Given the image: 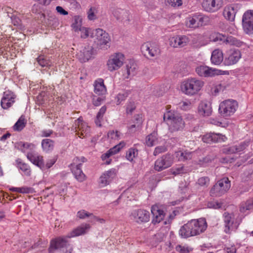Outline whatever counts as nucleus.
Wrapping results in <instances>:
<instances>
[{
	"instance_id": "nucleus-2",
	"label": "nucleus",
	"mask_w": 253,
	"mask_h": 253,
	"mask_svg": "<svg viewBox=\"0 0 253 253\" xmlns=\"http://www.w3.org/2000/svg\"><path fill=\"white\" fill-rule=\"evenodd\" d=\"M205 85V82L195 77L188 78L183 80L180 85L181 92L188 96H193L200 92Z\"/></svg>"
},
{
	"instance_id": "nucleus-56",
	"label": "nucleus",
	"mask_w": 253,
	"mask_h": 253,
	"mask_svg": "<svg viewBox=\"0 0 253 253\" xmlns=\"http://www.w3.org/2000/svg\"><path fill=\"white\" fill-rule=\"evenodd\" d=\"M135 109V105L134 103L130 102L126 105V112L127 114H131Z\"/></svg>"
},
{
	"instance_id": "nucleus-42",
	"label": "nucleus",
	"mask_w": 253,
	"mask_h": 253,
	"mask_svg": "<svg viewBox=\"0 0 253 253\" xmlns=\"http://www.w3.org/2000/svg\"><path fill=\"white\" fill-rule=\"evenodd\" d=\"M98 9L96 7L91 6L87 11V18L89 20L94 21L97 19Z\"/></svg>"
},
{
	"instance_id": "nucleus-18",
	"label": "nucleus",
	"mask_w": 253,
	"mask_h": 253,
	"mask_svg": "<svg viewBox=\"0 0 253 253\" xmlns=\"http://www.w3.org/2000/svg\"><path fill=\"white\" fill-rule=\"evenodd\" d=\"M222 5V0H203L202 3L204 10L211 12L217 11Z\"/></svg>"
},
{
	"instance_id": "nucleus-19",
	"label": "nucleus",
	"mask_w": 253,
	"mask_h": 253,
	"mask_svg": "<svg viewBox=\"0 0 253 253\" xmlns=\"http://www.w3.org/2000/svg\"><path fill=\"white\" fill-rule=\"evenodd\" d=\"M189 38L185 35L172 37L169 39V45L173 47H182L189 42Z\"/></svg>"
},
{
	"instance_id": "nucleus-1",
	"label": "nucleus",
	"mask_w": 253,
	"mask_h": 253,
	"mask_svg": "<svg viewBox=\"0 0 253 253\" xmlns=\"http://www.w3.org/2000/svg\"><path fill=\"white\" fill-rule=\"evenodd\" d=\"M207 228L205 218L193 219L182 226L179 230V235L183 238L196 236L203 233Z\"/></svg>"
},
{
	"instance_id": "nucleus-60",
	"label": "nucleus",
	"mask_w": 253,
	"mask_h": 253,
	"mask_svg": "<svg viewBox=\"0 0 253 253\" xmlns=\"http://www.w3.org/2000/svg\"><path fill=\"white\" fill-rule=\"evenodd\" d=\"M168 3L173 7H178L182 4V0H168Z\"/></svg>"
},
{
	"instance_id": "nucleus-52",
	"label": "nucleus",
	"mask_w": 253,
	"mask_h": 253,
	"mask_svg": "<svg viewBox=\"0 0 253 253\" xmlns=\"http://www.w3.org/2000/svg\"><path fill=\"white\" fill-rule=\"evenodd\" d=\"M179 107L183 110H188L191 107V102L189 100L181 101L179 103Z\"/></svg>"
},
{
	"instance_id": "nucleus-47",
	"label": "nucleus",
	"mask_w": 253,
	"mask_h": 253,
	"mask_svg": "<svg viewBox=\"0 0 253 253\" xmlns=\"http://www.w3.org/2000/svg\"><path fill=\"white\" fill-rule=\"evenodd\" d=\"M37 62L42 67H49L51 66V62L47 60L44 56L41 55L37 58Z\"/></svg>"
},
{
	"instance_id": "nucleus-17",
	"label": "nucleus",
	"mask_w": 253,
	"mask_h": 253,
	"mask_svg": "<svg viewBox=\"0 0 253 253\" xmlns=\"http://www.w3.org/2000/svg\"><path fill=\"white\" fill-rule=\"evenodd\" d=\"M173 163V160L169 154L163 156L158 159L155 163V170L160 171L169 167Z\"/></svg>"
},
{
	"instance_id": "nucleus-25",
	"label": "nucleus",
	"mask_w": 253,
	"mask_h": 253,
	"mask_svg": "<svg viewBox=\"0 0 253 253\" xmlns=\"http://www.w3.org/2000/svg\"><path fill=\"white\" fill-rule=\"evenodd\" d=\"M67 241L65 238L59 237L53 240L50 243V246L48 249L49 253H52L53 251L57 249L63 248L67 246Z\"/></svg>"
},
{
	"instance_id": "nucleus-11",
	"label": "nucleus",
	"mask_w": 253,
	"mask_h": 253,
	"mask_svg": "<svg viewBox=\"0 0 253 253\" xmlns=\"http://www.w3.org/2000/svg\"><path fill=\"white\" fill-rule=\"evenodd\" d=\"M224 232L227 234H230L232 231L235 230L238 227L239 223L232 213H224Z\"/></svg>"
},
{
	"instance_id": "nucleus-36",
	"label": "nucleus",
	"mask_w": 253,
	"mask_h": 253,
	"mask_svg": "<svg viewBox=\"0 0 253 253\" xmlns=\"http://www.w3.org/2000/svg\"><path fill=\"white\" fill-rule=\"evenodd\" d=\"M175 157L178 161L189 160L192 158V153L190 152L178 151L175 152Z\"/></svg>"
},
{
	"instance_id": "nucleus-16",
	"label": "nucleus",
	"mask_w": 253,
	"mask_h": 253,
	"mask_svg": "<svg viewBox=\"0 0 253 253\" xmlns=\"http://www.w3.org/2000/svg\"><path fill=\"white\" fill-rule=\"evenodd\" d=\"M94 55L93 48L91 46L86 45L81 48L77 56L80 62H86L93 58Z\"/></svg>"
},
{
	"instance_id": "nucleus-12",
	"label": "nucleus",
	"mask_w": 253,
	"mask_h": 253,
	"mask_svg": "<svg viewBox=\"0 0 253 253\" xmlns=\"http://www.w3.org/2000/svg\"><path fill=\"white\" fill-rule=\"evenodd\" d=\"M74 129L76 134L80 138L85 137L89 132V127L80 117L75 122Z\"/></svg>"
},
{
	"instance_id": "nucleus-21",
	"label": "nucleus",
	"mask_w": 253,
	"mask_h": 253,
	"mask_svg": "<svg viewBox=\"0 0 253 253\" xmlns=\"http://www.w3.org/2000/svg\"><path fill=\"white\" fill-rule=\"evenodd\" d=\"M116 175V170L113 169L104 172L99 178L100 186L103 187L108 185Z\"/></svg>"
},
{
	"instance_id": "nucleus-27",
	"label": "nucleus",
	"mask_w": 253,
	"mask_h": 253,
	"mask_svg": "<svg viewBox=\"0 0 253 253\" xmlns=\"http://www.w3.org/2000/svg\"><path fill=\"white\" fill-rule=\"evenodd\" d=\"M90 228L88 224L84 223L78 227L68 234V238H72L85 234Z\"/></svg>"
},
{
	"instance_id": "nucleus-28",
	"label": "nucleus",
	"mask_w": 253,
	"mask_h": 253,
	"mask_svg": "<svg viewBox=\"0 0 253 253\" xmlns=\"http://www.w3.org/2000/svg\"><path fill=\"white\" fill-rule=\"evenodd\" d=\"M94 91L98 95H104L107 91L106 87L104 85V81L99 78L95 81L94 83Z\"/></svg>"
},
{
	"instance_id": "nucleus-37",
	"label": "nucleus",
	"mask_w": 253,
	"mask_h": 253,
	"mask_svg": "<svg viewBox=\"0 0 253 253\" xmlns=\"http://www.w3.org/2000/svg\"><path fill=\"white\" fill-rule=\"evenodd\" d=\"M42 147L43 151L48 152L54 147V142L49 139H44L42 141Z\"/></svg>"
},
{
	"instance_id": "nucleus-58",
	"label": "nucleus",
	"mask_w": 253,
	"mask_h": 253,
	"mask_svg": "<svg viewBox=\"0 0 253 253\" xmlns=\"http://www.w3.org/2000/svg\"><path fill=\"white\" fill-rule=\"evenodd\" d=\"M67 191V186L66 184L61 185L58 189L59 194L60 196H64Z\"/></svg>"
},
{
	"instance_id": "nucleus-62",
	"label": "nucleus",
	"mask_w": 253,
	"mask_h": 253,
	"mask_svg": "<svg viewBox=\"0 0 253 253\" xmlns=\"http://www.w3.org/2000/svg\"><path fill=\"white\" fill-rule=\"evenodd\" d=\"M208 206L210 208H213L214 209H220L221 208V204L218 202H212L208 203Z\"/></svg>"
},
{
	"instance_id": "nucleus-51",
	"label": "nucleus",
	"mask_w": 253,
	"mask_h": 253,
	"mask_svg": "<svg viewBox=\"0 0 253 253\" xmlns=\"http://www.w3.org/2000/svg\"><path fill=\"white\" fill-rule=\"evenodd\" d=\"M209 183L210 179L208 177H202L198 180L197 182V185L203 188L207 187Z\"/></svg>"
},
{
	"instance_id": "nucleus-32",
	"label": "nucleus",
	"mask_w": 253,
	"mask_h": 253,
	"mask_svg": "<svg viewBox=\"0 0 253 253\" xmlns=\"http://www.w3.org/2000/svg\"><path fill=\"white\" fill-rule=\"evenodd\" d=\"M159 142V138L157 132L154 131L148 134L145 137V144L148 147H152L158 144Z\"/></svg>"
},
{
	"instance_id": "nucleus-41",
	"label": "nucleus",
	"mask_w": 253,
	"mask_h": 253,
	"mask_svg": "<svg viewBox=\"0 0 253 253\" xmlns=\"http://www.w3.org/2000/svg\"><path fill=\"white\" fill-rule=\"evenodd\" d=\"M138 155V150L136 148L132 147L129 148L126 152V159L132 162L133 159Z\"/></svg>"
},
{
	"instance_id": "nucleus-13",
	"label": "nucleus",
	"mask_w": 253,
	"mask_h": 253,
	"mask_svg": "<svg viewBox=\"0 0 253 253\" xmlns=\"http://www.w3.org/2000/svg\"><path fill=\"white\" fill-rule=\"evenodd\" d=\"M240 8V6L238 4L227 5L223 8L222 15L226 20L234 22L236 13Z\"/></svg>"
},
{
	"instance_id": "nucleus-4",
	"label": "nucleus",
	"mask_w": 253,
	"mask_h": 253,
	"mask_svg": "<svg viewBox=\"0 0 253 253\" xmlns=\"http://www.w3.org/2000/svg\"><path fill=\"white\" fill-rule=\"evenodd\" d=\"M91 37L95 38L97 45L100 49H106L109 47L108 43L111 41L109 34L105 31L97 28L92 31Z\"/></svg>"
},
{
	"instance_id": "nucleus-10",
	"label": "nucleus",
	"mask_w": 253,
	"mask_h": 253,
	"mask_svg": "<svg viewBox=\"0 0 253 253\" xmlns=\"http://www.w3.org/2000/svg\"><path fill=\"white\" fill-rule=\"evenodd\" d=\"M141 50L144 55L151 57L158 56L161 52L159 45L155 42L144 43L141 47Z\"/></svg>"
},
{
	"instance_id": "nucleus-30",
	"label": "nucleus",
	"mask_w": 253,
	"mask_h": 253,
	"mask_svg": "<svg viewBox=\"0 0 253 253\" xmlns=\"http://www.w3.org/2000/svg\"><path fill=\"white\" fill-rule=\"evenodd\" d=\"M81 168V164L76 165L71 164V170L75 178L78 181L83 182L85 179V175L83 172Z\"/></svg>"
},
{
	"instance_id": "nucleus-61",
	"label": "nucleus",
	"mask_w": 253,
	"mask_h": 253,
	"mask_svg": "<svg viewBox=\"0 0 253 253\" xmlns=\"http://www.w3.org/2000/svg\"><path fill=\"white\" fill-rule=\"evenodd\" d=\"M171 173L174 175L180 174L183 172L184 169L183 166H178L171 169Z\"/></svg>"
},
{
	"instance_id": "nucleus-6",
	"label": "nucleus",
	"mask_w": 253,
	"mask_h": 253,
	"mask_svg": "<svg viewBox=\"0 0 253 253\" xmlns=\"http://www.w3.org/2000/svg\"><path fill=\"white\" fill-rule=\"evenodd\" d=\"M238 107V102L233 99L225 100L219 104V113L223 117L233 115Z\"/></svg>"
},
{
	"instance_id": "nucleus-34",
	"label": "nucleus",
	"mask_w": 253,
	"mask_h": 253,
	"mask_svg": "<svg viewBox=\"0 0 253 253\" xmlns=\"http://www.w3.org/2000/svg\"><path fill=\"white\" fill-rule=\"evenodd\" d=\"M211 61L215 65H219L223 60V53L219 49L214 50L211 54Z\"/></svg>"
},
{
	"instance_id": "nucleus-29",
	"label": "nucleus",
	"mask_w": 253,
	"mask_h": 253,
	"mask_svg": "<svg viewBox=\"0 0 253 253\" xmlns=\"http://www.w3.org/2000/svg\"><path fill=\"white\" fill-rule=\"evenodd\" d=\"M151 212L154 217L153 222L155 224L160 222L165 216L164 211L161 210L157 205L152 207Z\"/></svg>"
},
{
	"instance_id": "nucleus-44",
	"label": "nucleus",
	"mask_w": 253,
	"mask_h": 253,
	"mask_svg": "<svg viewBox=\"0 0 253 253\" xmlns=\"http://www.w3.org/2000/svg\"><path fill=\"white\" fill-rule=\"evenodd\" d=\"M253 208V200H249L246 202H243L240 206V211L242 212H245L247 211L250 210Z\"/></svg>"
},
{
	"instance_id": "nucleus-64",
	"label": "nucleus",
	"mask_w": 253,
	"mask_h": 253,
	"mask_svg": "<svg viewBox=\"0 0 253 253\" xmlns=\"http://www.w3.org/2000/svg\"><path fill=\"white\" fill-rule=\"evenodd\" d=\"M140 126H137V124L134 123L133 124H131L128 126V129L129 132L133 133L135 132Z\"/></svg>"
},
{
	"instance_id": "nucleus-40",
	"label": "nucleus",
	"mask_w": 253,
	"mask_h": 253,
	"mask_svg": "<svg viewBox=\"0 0 253 253\" xmlns=\"http://www.w3.org/2000/svg\"><path fill=\"white\" fill-rule=\"evenodd\" d=\"M224 42L230 45H235L238 47H240L244 44L242 42L237 40L236 38L232 36L225 38Z\"/></svg>"
},
{
	"instance_id": "nucleus-55",
	"label": "nucleus",
	"mask_w": 253,
	"mask_h": 253,
	"mask_svg": "<svg viewBox=\"0 0 253 253\" xmlns=\"http://www.w3.org/2000/svg\"><path fill=\"white\" fill-rule=\"evenodd\" d=\"M127 76L126 78H128L130 76H133L135 74V67L134 65H132L129 67L128 65H127L126 67Z\"/></svg>"
},
{
	"instance_id": "nucleus-3",
	"label": "nucleus",
	"mask_w": 253,
	"mask_h": 253,
	"mask_svg": "<svg viewBox=\"0 0 253 253\" xmlns=\"http://www.w3.org/2000/svg\"><path fill=\"white\" fill-rule=\"evenodd\" d=\"M163 118L171 131H178L184 127L185 123L180 115L176 112L170 110L169 106L167 107Z\"/></svg>"
},
{
	"instance_id": "nucleus-23",
	"label": "nucleus",
	"mask_w": 253,
	"mask_h": 253,
	"mask_svg": "<svg viewBox=\"0 0 253 253\" xmlns=\"http://www.w3.org/2000/svg\"><path fill=\"white\" fill-rule=\"evenodd\" d=\"M27 159L34 165L43 170L44 169V164L43 157L38 153L33 152H28L27 154Z\"/></svg>"
},
{
	"instance_id": "nucleus-22",
	"label": "nucleus",
	"mask_w": 253,
	"mask_h": 253,
	"mask_svg": "<svg viewBox=\"0 0 253 253\" xmlns=\"http://www.w3.org/2000/svg\"><path fill=\"white\" fill-rule=\"evenodd\" d=\"M133 219L138 223L147 222L150 219V213L144 210L134 211L131 213Z\"/></svg>"
},
{
	"instance_id": "nucleus-14",
	"label": "nucleus",
	"mask_w": 253,
	"mask_h": 253,
	"mask_svg": "<svg viewBox=\"0 0 253 253\" xmlns=\"http://www.w3.org/2000/svg\"><path fill=\"white\" fill-rule=\"evenodd\" d=\"M241 58V53L240 50L231 49L226 52L224 63L227 66L233 65L236 64Z\"/></svg>"
},
{
	"instance_id": "nucleus-26",
	"label": "nucleus",
	"mask_w": 253,
	"mask_h": 253,
	"mask_svg": "<svg viewBox=\"0 0 253 253\" xmlns=\"http://www.w3.org/2000/svg\"><path fill=\"white\" fill-rule=\"evenodd\" d=\"M198 113L203 116H210L212 113L211 103L207 101H202L198 106Z\"/></svg>"
},
{
	"instance_id": "nucleus-46",
	"label": "nucleus",
	"mask_w": 253,
	"mask_h": 253,
	"mask_svg": "<svg viewBox=\"0 0 253 253\" xmlns=\"http://www.w3.org/2000/svg\"><path fill=\"white\" fill-rule=\"evenodd\" d=\"M225 37L218 33H212L210 36V40L211 42H223L225 41Z\"/></svg>"
},
{
	"instance_id": "nucleus-49",
	"label": "nucleus",
	"mask_w": 253,
	"mask_h": 253,
	"mask_svg": "<svg viewBox=\"0 0 253 253\" xmlns=\"http://www.w3.org/2000/svg\"><path fill=\"white\" fill-rule=\"evenodd\" d=\"M128 92L126 91H122L116 97L117 105H119L122 101H124L128 96Z\"/></svg>"
},
{
	"instance_id": "nucleus-48",
	"label": "nucleus",
	"mask_w": 253,
	"mask_h": 253,
	"mask_svg": "<svg viewBox=\"0 0 253 253\" xmlns=\"http://www.w3.org/2000/svg\"><path fill=\"white\" fill-rule=\"evenodd\" d=\"M176 251L180 253H189L193 249L187 245H179L175 248Z\"/></svg>"
},
{
	"instance_id": "nucleus-31",
	"label": "nucleus",
	"mask_w": 253,
	"mask_h": 253,
	"mask_svg": "<svg viewBox=\"0 0 253 253\" xmlns=\"http://www.w3.org/2000/svg\"><path fill=\"white\" fill-rule=\"evenodd\" d=\"M126 142L124 141H121L119 144L111 148L106 153L103 154L101 156L102 159L103 160H105L111 156L117 153L126 146Z\"/></svg>"
},
{
	"instance_id": "nucleus-33",
	"label": "nucleus",
	"mask_w": 253,
	"mask_h": 253,
	"mask_svg": "<svg viewBox=\"0 0 253 253\" xmlns=\"http://www.w3.org/2000/svg\"><path fill=\"white\" fill-rule=\"evenodd\" d=\"M250 144V141L246 140L241 142L238 145H234L227 148L229 153L240 152L245 150Z\"/></svg>"
},
{
	"instance_id": "nucleus-20",
	"label": "nucleus",
	"mask_w": 253,
	"mask_h": 253,
	"mask_svg": "<svg viewBox=\"0 0 253 253\" xmlns=\"http://www.w3.org/2000/svg\"><path fill=\"white\" fill-rule=\"evenodd\" d=\"M226 137L221 133H208L202 137L204 142L211 143V142H221L226 140Z\"/></svg>"
},
{
	"instance_id": "nucleus-38",
	"label": "nucleus",
	"mask_w": 253,
	"mask_h": 253,
	"mask_svg": "<svg viewBox=\"0 0 253 253\" xmlns=\"http://www.w3.org/2000/svg\"><path fill=\"white\" fill-rule=\"evenodd\" d=\"M82 25V18L79 15H76L73 18V23L71 27L73 29L76 31H79L83 27Z\"/></svg>"
},
{
	"instance_id": "nucleus-39",
	"label": "nucleus",
	"mask_w": 253,
	"mask_h": 253,
	"mask_svg": "<svg viewBox=\"0 0 253 253\" xmlns=\"http://www.w3.org/2000/svg\"><path fill=\"white\" fill-rule=\"evenodd\" d=\"M26 121L24 116H21L13 126V129L16 131H21L25 126Z\"/></svg>"
},
{
	"instance_id": "nucleus-8",
	"label": "nucleus",
	"mask_w": 253,
	"mask_h": 253,
	"mask_svg": "<svg viewBox=\"0 0 253 253\" xmlns=\"http://www.w3.org/2000/svg\"><path fill=\"white\" fill-rule=\"evenodd\" d=\"M209 21L208 17L199 13H196L186 19L185 24L188 28L195 29L206 25Z\"/></svg>"
},
{
	"instance_id": "nucleus-15",
	"label": "nucleus",
	"mask_w": 253,
	"mask_h": 253,
	"mask_svg": "<svg viewBox=\"0 0 253 253\" xmlns=\"http://www.w3.org/2000/svg\"><path fill=\"white\" fill-rule=\"evenodd\" d=\"M196 73L202 77H212L216 75L223 74V71L219 70L210 68L205 65H200L196 68Z\"/></svg>"
},
{
	"instance_id": "nucleus-54",
	"label": "nucleus",
	"mask_w": 253,
	"mask_h": 253,
	"mask_svg": "<svg viewBox=\"0 0 253 253\" xmlns=\"http://www.w3.org/2000/svg\"><path fill=\"white\" fill-rule=\"evenodd\" d=\"M77 216L80 219H84L86 217L92 216V214L88 212L85 210H81L77 212Z\"/></svg>"
},
{
	"instance_id": "nucleus-50",
	"label": "nucleus",
	"mask_w": 253,
	"mask_h": 253,
	"mask_svg": "<svg viewBox=\"0 0 253 253\" xmlns=\"http://www.w3.org/2000/svg\"><path fill=\"white\" fill-rule=\"evenodd\" d=\"M225 89V86L221 84H215L211 89V93L214 95H216L220 92L222 91Z\"/></svg>"
},
{
	"instance_id": "nucleus-7",
	"label": "nucleus",
	"mask_w": 253,
	"mask_h": 253,
	"mask_svg": "<svg viewBox=\"0 0 253 253\" xmlns=\"http://www.w3.org/2000/svg\"><path fill=\"white\" fill-rule=\"evenodd\" d=\"M230 182L227 177L218 180L211 190L212 196H220L224 194L230 188Z\"/></svg>"
},
{
	"instance_id": "nucleus-59",
	"label": "nucleus",
	"mask_w": 253,
	"mask_h": 253,
	"mask_svg": "<svg viewBox=\"0 0 253 253\" xmlns=\"http://www.w3.org/2000/svg\"><path fill=\"white\" fill-rule=\"evenodd\" d=\"M79 31L81 32V37L82 38L85 39L89 35V29L86 28L82 27Z\"/></svg>"
},
{
	"instance_id": "nucleus-57",
	"label": "nucleus",
	"mask_w": 253,
	"mask_h": 253,
	"mask_svg": "<svg viewBox=\"0 0 253 253\" xmlns=\"http://www.w3.org/2000/svg\"><path fill=\"white\" fill-rule=\"evenodd\" d=\"M167 150V148L165 146H157L155 148L153 154L155 156H157L160 153H163Z\"/></svg>"
},
{
	"instance_id": "nucleus-43",
	"label": "nucleus",
	"mask_w": 253,
	"mask_h": 253,
	"mask_svg": "<svg viewBox=\"0 0 253 253\" xmlns=\"http://www.w3.org/2000/svg\"><path fill=\"white\" fill-rule=\"evenodd\" d=\"M113 15L118 19V20H124L125 18L124 16H127V12L121 9H115L112 11Z\"/></svg>"
},
{
	"instance_id": "nucleus-24",
	"label": "nucleus",
	"mask_w": 253,
	"mask_h": 253,
	"mask_svg": "<svg viewBox=\"0 0 253 253\" xmlns=\"http://www.w3.org/2000/svg\"><path fill=\"white\" fill-rule=\"evenodd\" d=\"M16 95L10 90H6L3 93V96L1 100V106L2 108L6 109L10 107L15 102Z\"/></svg>"
},
{
	"instance_id": "nucleus-5",
	"label": "nucleus",
	"mask_w": 253,
	"mask_h": 253,
	"mask_svg": "<svg viewBox=\"0 0 253 253\" xmlns=\"http://www.w3.org/2000/svg\"><path fill=\"white\" fill-rule=\"evenodd\" d=\"M125 57L121 52H116L111 54L106 62L107 70L114 72L121 68L124 64Z\"/></svg>"
},
{
	"instance_id": "nucleus-45",
	"label": "nucleus",
	"mask_w": 253,
	"mask_h": 253,
	"mask_svg": "<svg viewBox=\"0 0 253 253\" xmlns=\"http://www.w3.org/2000/svg\"><path fill=\"white\" fill-rule=\"evenodd\" d=\"M18 167L24 172V174L25 175L28 176L31 175V170L29 166H28L27 164L19 162L18 163Z\"/></svg>"
},
{
	"instance_id": "nucleus-35",
	"label": "nucleus",
	"mask_w": 253,
	"mask_h": 253,
	"mask_svg": "<svg viewBox=\"0 0 253 253\" xmlns=\"http://www.w3.org/2000/svg\"><path fill=\"white\" fill-rule=\"evenodd\" d=\"M18 147L23 152H27V153L28 152H33L32 151L35 149L36 146L32 143L20 142L18 143Z\"/></svg>"
},
{
	"instance_id": "nucleus-9",
	"label": "nucleus",
	"mask_w": 253,
	"mask_h": 253,
	"mask_svg": "<svg viewBox=\"0 0 253 253\" xmlns=\"http://www.w3.org/2000/svg\"><path fill=\"white\" fill-rule=\"evenodd\" d=\"M242 27L244 32L247 35L253 34V10L246 11L242 17Z\"/></svg>"
},
{
	"instance_id": "nucleus-53",
	"label": "nucleus",
	"mask_w": 253,
	"mask_h": 253,
	"mask_svg": "<svg viewBox=\"0 0 253 253\" xmlns=\"http://www.w3.org/2000/svg\"><path fill=\"white\" fill-rule=\"evenodd\" d=\"M121 133L118 131L110 130L108 133V136L111 139L118 140L120 138Z\"/></svg>"
},
{
	"instance_id": "nucleus-63",
	"label": "nucleus",
	"mask_w": 253,
	"mask_h": 253,
	"mask_svg": "<svg viewBox=\"0 0 253 253\" xmlns=\"http://www.w3.org/2000/svg\"><path fill=\"white\" fill-rule=\"evenodd\" d=\"M143 122V119L142 115L138 114L137 115L134 116V122L135 124H137V126H140L142 125Z\"/></svg>"
}]
</instances>
